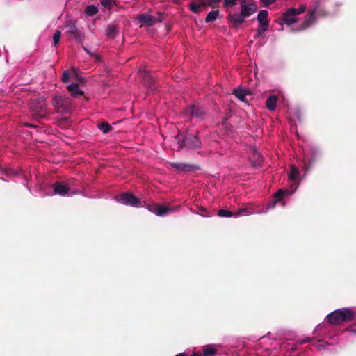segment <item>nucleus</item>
Instances as JSON below:
<instances>
[{
    "label": "nucleus",
    "mask_w": 356,
    "mask_h": 356,
    "mask_svg": "<svg viewBox=\"0 0 356 356\" xmlns=\"http://www.w3.org/2000/svg\"><path fill=\"white\" fill-rule=\"evenodd\" d=\"M306 10L305 6L302 5L298 8H291L282 15V21L288 26L292 31H303L311 26L316 20V7L309 11L306 17L302 20L297 16Z\"/></svg>",
    "instance_id": "f257e3e1"
},
{
    "label": "nucleus",
    "mask_w": 356,
    "mask_h": 356,
    "mask_svg": "<svg viewBox=\"0 0 356 356\" xmlns=\"http://www.w3.org/2000/svg\"><path fill=\"white\" fill-rule=\"evenodd\" d=\"M240 4L241 13H233L229 15L230 22L235 26H238L243 23L245 19L254 14L257 9L255 3L245 0H242Z\"/></svg>",
    "instance_id": "f03ea898"
},
{
    "label": "nucleus",
    "mask_w": 356,
    "mask_h": 356,
    "mask_svg": "<svg viewBox=\"0 0 356 356\" xmlns=\"http://www.w3.org/2000/svg\"><path fill=\"white\" fill-rule=\"evenodd\" d=\"M355 311L348 307L336 309L327 315V321L332 325H340L354 319Z\"/></svg>",
    "instance_id": "7ed1b4c3"
},
{
    "label": "nucleus",
    "mask_w": 356,
    "mask_h": 356,
    "mask_svg": "<svg viewBox=\"0 0 356 356\" xmlns=\"http://www.w3.org/2000/svg\"><path fill=\"white\" fill-rule=\"evenodd\" d=\"M115 200L117 202L127 206H131L136 208L143 207L139 199L131 193H124L115 196Z\"/></svg>",
    "instance_id": "20e7f679"
},
{
    "label": "nucleus",
    "mask_w": 356,
    "mask_h": 356,
    "mask_svg": "<svg viewBox=\"0 0 356 356\" xmlns=\"http://www.w3.org/2000/svg\"><path fill=\"white\" fill-rule=\"evenodd\" d=\"M76 192L72 193L70 188L63 182H56L53 184L52 190L45 193V195H60V196H71L76 194Z\"/></svg>",
    "instance_id": "39448f33"
},
{
    "label": "nucleus",
    "mask_w": 356,
    "mask_h": 356,
    "mask_svg": "<svg viewBox=\"0 0 356 356\" xmlns=\"http://www.w3.org/2000/svg\"><path fill=\"white\" fill-rule=\"evenodd\" d=\"M300 171L295 166L291 165V170L289 174V181L290 182V187L288 188V195L293 194L300 185Z\"/></svg>",
    "instance_id": "423d86ee"
},
{
    "label": "nucleus",
    "mask_w": 356,
    "mask_h": 356,
    "mask_svg": "<svg viewBox=\"0 0 356 356\" xmlns=\"http://www.w3.org/2000/svg\"><path fill=\"white\" fill-rule=\"evenodd\" d=\"M52 104L57 112L67 113L70 111V100L61 96L54 97Z\"/></svg>",
    "instance_id": "0eeeda50"
},
{
    "label": "nucleus",
    "mask_w": 356,
    "mask_h": 356,
    "mask_svg": "<svg viewBox=\"0 0 356 356\" xmlns=\"http://www.w3.org/2000/svg\"><path fill=\"white\" fill-rule=\"evenodd\" d=\"M284 195H289L288 190L279 189L274 195V200L268 204L267 208L257 211V213L261 214L264 213H266L268 210L273 209L275 207L276 204H277L282 200Z\"/></svg>",
    "instance_id": "6e6552de"
},
{
    "label": "nucleus",
    "mask_w": 356,
    "mask_h": 356,
    "mask_svg": "<svg viewBox=\"0 0 356 356\" xmlns=\"http://www.w3.org/2000/svg\"><path fill=\"white\" fill-rule=\"evenodd\" d=\"M67 29V33L74 39L79 42H82L84 40L83 32L79 29L73 23H69L66 25Z\"/></svg>",
    "instance_id": "1a4fd4ad"
},
{
    "label": "nucleus",
    "mask_w": 356,
    "mask_h": 356,
    "mask_svg": "<svg viewBox=\"0 0 356 356\" xmlns=\"http://www.w3.org/2000/svg\"><path fill=\"white\" fill-rule=\"evenodd\" d=\"M170 165L177 172H188L199 169L197 165L185 163H170Z\"/></svg>",
    "instance_id": "9d476101"
},
{
    "label": "nucleus",
    "mask_w": 356,
    "mask_h": 356,
    "mask_svg": "<svg viewBox=\"0 0 356 356\" xmlns=\"http://www.w3.org/2000/svg\"><path fill=\"white\" fill-rule=\"evenodd\" d=\"M184 145L188 149H196L200 147L201 141L196 136H188L184 140Z\"/></svg>",
    "instance_id": "9b49d317"
},
{
    "label": "nucleus",
    "mask_w": 356,
    "mask_h": 356,
    "mask_svg": "<svg viewBox=\"0 0 356 356\" xmlns=\"http://www.w3.org/2000/svg\"><path fill=\"white\" fill-rule=\"evenodd\" d=\"M179 209V207H177V208H171L163 204H156L154 214L157 216L163 217L169 213L177 211Z\"/></svg>",
    "instance_id": "f8f14e48"
},
{
    "label": "nucleus",
    "mask_w": 356,
    "mask_h": 356,
    "mask_svg": "<svg viewBox=\"0 0 356 356\" xmlns=\"http://www.w3.org/2000/svg\"><path fill=\"white\" fill-rule=\"evenodd\" d=\"M250 161L253 167H259L262 162L263 158L256 148H253L250 156Z\"/></svg>",
    "instance_id": "ddd939ff"
},
{
    "label": "nucleus",
    "mask_w": 356,
    "mask_h": 356,
    "mask_svg": "<svg viewBox=\"0 0 356 356\" xmlns=\"http://www.w3.org/2000/svg\"><path fill=\"white\" fill-rule=\"evenodd\" d=\"M138 20L140 26H150L155 24L156 19L147 14H141L138 15Z\"/></svg>",
    "instance_id": "4468645a"
},
{
    "label": "nucleus",
    "mask_w": 356,
    "mask_h": 356,
    "mask_svg": "<svg viewBox=\"0 0 356 356\" xmlns=\"http://www.w3.org/2000/svg\"><path fill=\"white\" fill-rule=\"evenodd\" d=\"M234 94L241 102L247 103L246 97L250 95L249 90L242 88H237L234 90Z\"/></svg>",
    "instance_id": "2eb2a0df"
},
{
    "label": "nucleus",
    "mask_w": 356,
    "mask_h": 356,
    "mask_svg": "<svg viewBox=\"0 0 356 356\" xmlns=\"http://www.w3.org/2000/svg\"><path fill=\"white\" fill-rule=\"evenodd\" d=\"M277 97L275 95H270L266 99V106L269 111H273L277 108Z\"/></svg>",
    "instance_id": "dca6fc26"
},
{
    "label": "nucleus",
    "mask_w": 356,
    "mask_h": 356,
    "mask_svg": "<svg viewBox=\"0 0 356 356\" xmlns=\"http://www.w3.org/2000/svg\"><path fill=\"white\" fill-rule=\"evenodd\" d=\"M187 113L192 117H200L203 115V110L198 106L193 105L188 108Z\"/></svg>",
    "instance_id": "f3484780"
},
{
    "label": "nucleus",
    "mask_w": 356,
    "mask_h": 356,
    "mask_svg": "<svg viewBox=\"0 0 356 356\" xmlns=\"http://www.w3.org/2000/svg\"><path fill=\"white\" fill-rule=\"evenodd\" d=\"M31 108H32L33 111L35 113V114L37 115L40 118L44 117L47 113L46 106H45L44 104H43V103L40 104L38 106V108H34L32 106Z\"/></svg>",
    "instance_id": "a211bd4d"
},
{
    "label": "nucleus",
    "mask_w": 356,
    "mask_h": 356,
    "mask_svg": "<svg viewBox=\"0 0 356 356\" xmlns=\"http://www.w3.org/2000/svg\"><path fill=\"white\" fill-rule=\"evenodd\" d=\"M21 173V171H18L17 170H13L10 168H0V176L1 175H6L7 177H11L13 176H16Z\"/></svg>",
    "instance_id": "6ab92c4d"
},
{
    "label": "nucleus",
    "mask_w": 356,
    "mask_h": 356,
    "mask_svg": "<svg viewBox=\"0 0 356 356\" xmlns=\"http://www.w3.org/2000/svg\"><path fill=\"white\" fill-rule=\"evenodd\" d=\"M67 89L73 96H78L83 94V92L76 83H71L67 86Z\"/></svg>",
    "instance_id": "aec40b11"
},
{
    "label": "nucleus",
    "mask_w": 356,
    "mask_h": 356,
    "mask_svg": "<svg viewBox=\"0 0 356 356\" xmlns=\"http://www.w3.org/2000/svg\"><path fill=\"white\" fill-rule=\"evenodd\" d=\"M234 218H238L239 216H249L252 213H257V211H253L249 208H242L238 209L236 213H234Z\"/></svg>",
    "instance_id": "412c9836"
},
{
    "label": "nucleus",
    "mask_w": 356,
    "mask_h": 356,
    "mask_svg": "<svg viewBox=\"0 0 356 356\" xmlns=\"http://www.w3.org/2000/svg\"><path fill=\"white\" fill-rule=\"evenodd\" d=\"M268 16V12L267 10H261L258 13L257 17V19L259 24L269 23V22L267 19Z\"/></svg>",
    "instance_id": "4be33fe9"
},
{
    "label": "nucleus",
    "mask_w": 356,
    "mask_h": 356,
    "mask_svg": "<svg viewBox=\"0 0 356 356\" xmlns=\"http://www.w3.org/2000/svg\"><path fill=\"white\" fill-rule=\"evenodd\" d=\"M202 353L204 356H214L216 353V349L212 345L204 346Z\"/></svg>",
    "instance_id": "5701e85b"
},
{
    "label": "nucleus",
    "mask_w": 356,
    "mask_h": 356,
    "mask_svg": "<svg viewBox=\"0 0 356 356\" xmlns=\"http://www.w3.org/2000/svg\"><path fill=\"white\" fill-rule=\"evenodd\" d=\"M118 34V30L114 25H109L106 29V35L111 38H114Z\"/></svg>",
    "instance_id": "b1692460"
},
{
    "label": "nucleus",
    "mask_w": 356,
    "mask_h": 356,
    "mask_svg": "<svg viewBox=\"0 0 356 356\" xmlns=\"http://www.w3.org/2000/svg\"><path fill=\"white\" fill-rule=\"evenodd\" d=\"M218 15L219 12L218 10H212L209 12L205 18V22L207 23L214 22L218 18Z\"/></svg>",
    "instance_id": "393cba45"
},
{
    "label": "nucleus",
    "mask_w": 356,
    "mask_h": 356,
    "mask_svg": "<svg viewBox=\"0 0 356 356\" xmlns=\"http://www.w3.org/2000/svg\"><path fill=\"white\" fill-rule=\"evenodd\" d=\"M269 23L259 24L257 29V37H262L264 33L268 30Z\"/></svg>",
    "instance_id": "a878e982"
},
{
    "label": "nucleus",
    "mask_w": 356,
    "mask_h": 356,
    "mask_svg": "<svg viewBox=\"0 0 356 356\" xmlns=\"http://www.w3.org/2000/svg\"><path fill=\"white\" fill-rule=\"evenodd\" d=\"M97 12H98V8L94 5L88 6L85 10V13L88 16H93L95 14H97Z\"/></svg>",
    "instance_id": "bb28decb"
},
{
    "label": "nucleus",
    "mask_w": 356,
    "mask_h": 356,
    "mask_svg": "<svg viewBox=\"0 0 356 356\" xmlns=\"http://www.w3.org/2000/svg\"><path fill=\"white\" fill-rule=\"evenodd\" d=\"M98 127L103 134H108L112 129V127L107 122H104L99 124Z\"/></svg>",
    "instance_id": "cd10ccee"
},
{
    "label": "nucleus",
    "mask_w": 356,
    "mask_h": 356,
    "mask_svg": "<svg viewBox=\"0 0 356 356\" xmlns=\"http://www.w3.org/2000/svg\"><path fill=\"white\" fill-rule=\"evenodd\" d=\"M218 216L220 217H234L235 213L231 212L230 211L225 210V209H220L218 211Z\"/></svg>",
    "instance_id": "c85d7f7f"
},
{
    "label": "nucleus",
    "mask_w": 356,
    "mask_h": 356,
    "mask_svg": "<svg viewBox=\"0 0 356 356\" xmlns=\"http://www.w3.org/2000/svg\"><path fill=\"white\" fill-rule=\"evenodd\" d=\"M189 7H190V10L195 13H200L202 9V6L200 4H197L196 3H191L190 4Z\"/></svg>",
    "instance_id": "c756f323"
},
{
    "label": "nucleus",
    "mask_w": 356,
    "mask_h": 356,
    "mask_svg": "<svg viewBox=\"0 0 356 356\" xmlns=\"http://www.w3.org/2000/svg\"><path fill=\"white\" fill-rule=\"evenodd\" d=\"M60 37H61V31H60L58 30L56 31L53 35V43H54V47H56L59 43Z\"/></svg>",
    "instance_id": "7c9ffc66"
},
{
    "label": "nucleus",
    "mask_w": 356,
    "mask_h": 356,
    "mask_svg": "<svg viewBox=\"0 0 356 356\" xmlns=\"http://www.w3.org/2000/svg\"><path fill=\"white\" fill-rule=\"evenodd\" d=\"M238 0H225V6L227 8L232 7L236 4Z\"/></svg>",
    "instance_id": "2f4dec72"
},
{
    "label": "nucleus",
    "mask_w": 356,
    "mask_h": 356,
    "mask_svg": "<svg viewBox=\"0 0 356 356\" xmlns=\"http://www.w3.org/2000/svg\"><path fill=\"white\" fill-rule=\"evenodd\" d=\"M62 81L64 83H67L70 81V74L67 71H64L62 76Z\"/></svg>",
    "instance_id": "473e14b6"
},
{
    "label": "nucleus",
    "mask_w": 356,
    "mask_h": 356,
    "mask_svg": "<svg viewBox=\"0 0 356 356\" xmlns=\"http://www.w3.org/2000/svg\"><path fill=\"white\" fill-rule=\"evenodd\" d=\"M156 204H146L145 207L147 208V209L148 211H149L150 212L154 213L155 209H156Z\"/></svg>",
    "instance_id": "72a5a7b5"
},
{
    "label": "nucleus",
    "mask_w": 356,
    "mask_h": 356,
    "mask_svg": "<svg viewBox=\"0 0 356 356\" xmlns=\"http://www.w3.org/2000/svg\"><path fill=\"white\" fill-rule=\"evenodd\" d=\"M113 0H101V3L104 6H111Z\"/></svg>",
    "instance_id": "f704fd0d"
},
{
    "label": "nucleus",
    "mask_w": 356,
    "mask_h": 356,
    "mask_svg": "<svg viewBox=\"0 0 356 356\" xmlns=\"http://www.w3.org/2000/svg\"><path fill=\"white\" fill-rule=\"evenodd\" d=\"M275 1H276V0H260V1H261L263 4H264V5H266V6H267V5H270V4L273 3H274Z\"/></svg>",
    "instance_id": "c9c22d12"
},
{
    "label": "nucleus",
    "mask_w": 356,
    "mask_h": 356,
    "mask_svg": "<svg viewBox=\"0 0 356 356\" xmlns=\"http://www.w3.org/2000/svg\"><path fill=\"white\" fill-rule=\"evenodd\" d=\"M222 0H208L209 4L211 6H213L214 4L218 3Z\"/></svg>",
    "instance_id": "e433bc0d"
},
{
    "label": "nucleus",
    "mask_w": 356,
    "mask_h": 356,
    "mask_svg": "<svg viewBox=\"0 0 356 356\" xmlns=\"http://www.w3.org/2000/svg\"><path fill=\"white\" fill-rule=\"evenodd\" d=\"M308 341H309V339L301 340V341H300L299 344H304V343H307Z\"/></svg>",
    "instance_id": "4c0bfd02"
},
{
    "label": "nucleus",
    "mask_w": 356,
    "mask_h": 356,
    "mask_svg": "<svg viewBox=\"0 0 356 356\" xmlns=\"http://www.w3.org/2000/svg\"><path fill=\"white\" fill-rule=\"evenodd\" d=\"M309 161V158L305 155V157H304V162H305V165H306V163Z\"/></svg>",
    "instance_id": "58836bf2"
},
{
    "label": "nucleus",
    "mask_w": 356,
    "mask_h": 356,
    "mask_svg": "<svg viewBox=\"0 0 356 356\" xmlns=\"http://www.w3.org/2000/svg\"><path fill=\"white\" fill-rule=\"evenodd\" d=\"M191 356H204V355H200V354H199V353H193V355H192Z\"/></svg>",
    "instance_id": "ea45409f"
},
{
    "label": "nucleus",
    "mask_w": 356,
    "mask_h": 356,
    "mask_svg": "<svg viewBox=\"0 0 356 356\" xmlns=\"http://www.w3.org/2000/svg\"><path fill=\"white\" fill-rule=\"evenodd\" d=\"M322 327H323V325L319 324V325H318V326L316 327V330H318V329H321Z\"/></svg>",
    "instance_id": "a19ab883"
},
{
    "label": "nucleus",
    "mask_w": 356,
    "mask_h": 356,
    "mask_svg": "<svg viewBox=\"0 0 356 356\" xmlns=\"http://www.w3.org/2000/svg\"><path fill=\"white\" fill-rule=\"evenodd\" d=\"M309 167L304 166L305 172H307L309 170Z\"/></svg>",
    "instance_id": "79ce46f5"
},
{
    "label": "nucleus",
    "mask_w": 356,
    "mask_h": 356,
    "mask_svg": "<svg viewBox=\"0 0 356 356\" xmlns=\"http://www.w3.org/2000/svg\"><path fill=\"white\" fill-rule=\"evenodd\" d=\"M296 350V347H292V348H291V352H294Z\"/></svg>",
    "instance_id": "37998d69"
},
{
    "label": "nucleus",
    "mask_w": 356,
    "mask_h": 356,
    "mask_svg": "<svg viewBox=\"0 0 356 356\" xmlns=\"http://www.w3.org/2000/svg\"><path fill=\"white\" fill-rule=\"evenodd\" d=\"M83 49L85 50V51H86L88 54H90V52L88 51V49L86 47H83Z\"/></svg>",
    "instance_id": "c03bdc74"
},
{
    "label": "nucleus",
    "mask_w": 356,
    "mask_h": 356,
    "mask_svg": "<svg viewBox=\"0 0 356 356\" xmlns=\"http://www.w3.org/2000/svg\"><path fill=\"white\" fill-rule=\"evenodd\" d=\"M355 333H356V330H355Z\"/></svg>",
    "instance_id": "a18cd8bd"
}]
</instances>
